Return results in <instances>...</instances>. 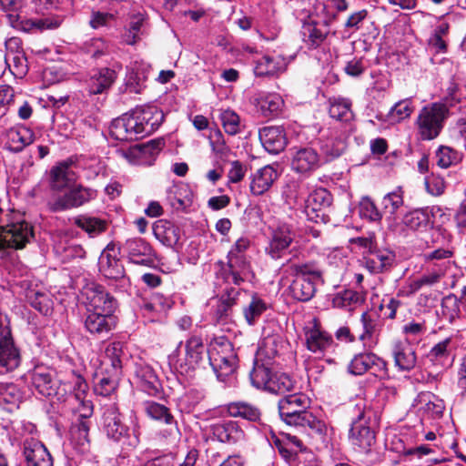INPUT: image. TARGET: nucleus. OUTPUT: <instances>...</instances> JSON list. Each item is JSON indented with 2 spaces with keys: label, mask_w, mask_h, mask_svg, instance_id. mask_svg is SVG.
I'll use <instances>...</instances> for the list:
<instances>
[{
  "label": "nucleus",
  "mask_w": 466,
  "mask_h": 466,
  "mask_svg": "<svg viewBox=\"0 0 466 466\" xmlns=\"http://www.w3.org/2000/svg\"><path fill=\"white\" fill-rule=\"evenodd\" d=\"M31 306L43 315L49 314L51 310L50 299L47 295L40 292H34L28 295Z\"/></svg>",
  "instance_id": "obj_63"
},
{
  "label": "nucleus",
  "mask_w": 466,
  "mask_h": 466,
  "mask_svg": "<svg viewBox=\"0 0 466 466\" xmlns=\"http://www.w3.org/2000/svg\"><path fill=\"white\" fill-rule=\"evenodd\" d=\"M21 358L15 347L10 329L0 320V374L14 370L20 365Z\"/></svg>",
  "instance_id": "obj_14"
},
{
  "label": "nucleus",
  "mask_w": 466,
  "mask_h": 466,
  "mask_svg": "<svg viewBox=\"0 0 466 466\" xmlns=\"http://www.w3.org/2000/svg\"><path fill=\"white\" fill-rule=\"evenodd\" d=\"M22 453L27 466L53 462L52 457L45 445L34 438L24 441Z\"/></svg>",
  "instance_id": "obj_26"
},
{
  "label": "nucleus",
  "mask_w": 466,
  "mask_h": 466,
  "mask_svg": "<svg viewBox=\"0 0 466 466\" xmlns=\"http://www.w3.org/2000/svg\"><path fill=\"white\" fill-rule=\"evenodd\" d=\"M403 191L400 189V187L386 194L383 197L381 200L382 209L385 212V214L390 215L387 218L388 225L390 224V218L392 219V218H396V212L400 207L403 206Z\"/></svg>",
  "instance_id": "obj_47"
},
{
  "label": "nucleus",
  "mask_w": 466,
  "mask_h": 466,
  "mask_svg": "<svg viewBox=\"0 0 466 466\" xmlns=\"http://www.w3.org/2000/svg\"><path fill=\"white\" fill-rule=\"evenodd\" d=\"M144 137L155 132L164 120V113L157 106L147 105L137 106L132 111Z\"/></svg>",
  "instance_id": "obj_17"
},
{
  "label": "nucleus",
  "mask_w": 466,
  "mask_h": 466,
  "mask_svg": "<svg viewBox=\"0 0 466 466\" xmlns=\"http://www.w3.org/2000/svg\"><path fill=\"white\" fill-rule=\"evenodd\" d=\"M370 422L368 412L359 407V413L351 422L349 440L360 452H369L376 441L375 431Z\"/></svg>",
  "instance_id": "obj_8"
},
{
  "label": "nucleus",
  "mask_w": 466,
  "mask_h": 466,
  "mask_svg": "<svg viewBox=\"0 0 466 466\" xmlns=\"http://www.w3.org/2000/svg\"><path fill=\"white\" fill-rule=\"evenodd\" d=\"M82 49L91 57L97 59L108 55L110 46L102 38H92L83 44Z\"/></svg>",
  "instance_id": "obj_55"
},
{
  "label": "nucleus",
  "mask_w": 466,
  "mask_h": 466,
  "mask_svg": "<svg viewBox=\"0 0 466 466\" xmlns=\"http://www.w3.org/2000/svg\"><path fill=\"white\" fill-rule=\"evenodd\" d=\"M90 420L75 421L71 426V438L76 448L82 453L87 452L90 447Z\"/></svg>",
  "instance_id": "obj_40"
},
{
  "label": "nucleus",
  "mask_w": 466,
  "mask_h": 466,
  "mask_svg": "<svg viewBox=\"0 0 466 466\" xmlns=\"http://www.w3.org/2000/svg\"><path fill=\"white\" fill-rule=\"evenodd\" d=\"M306 349L317 358H321L333 346L332 336L322 329L316 321L313 326L304 329Z\"/></svg>",
  "instance_id": "obj_15"
},
{
  "label": "nucleus",
  "mask_w": 466,
  "mask_h": 466,
  "mask_svg": "<svg viewBox=\"0 0 466 466\" xmlns=\"http://www.w3.org/2000/svg\"><path fill=\"white\" fill-rule=\"evenodd\" d=\"M123 248L131 263L142 266H151L154 263V250L143 238H129L123 245Z\"/></svg>",
  "instance_id": "obj_19"
},
{
  "label": "nucleus",
  "mask_w": 466,
  "mask_h": 466,
  "mask_svg": "<svg viewBox=\"0 0 466 466\" xmlns=\"http://www.w3.org/2000/svg\"><path fill=\"white\" fill-rule=\"evenodd\" d=\"M35 139V134L30 128L20 126L16 128H10L6 132L5 147L13 153H19L25 147L31 145Z\"/></svg>",
  "instance_id": "obj_28"
},
{
  "label": "nucleus",
  "mask_w": 466,
  "mask_h": 466,
  "mask_svg": "<svg viewBox=\"0 0 466 466\" xmlns=\"http://www.w3.org/2000/svg\"><path fill=\"white\" fill-rule=\"evenodd\" d=\"M137 125L132 113L130 115H124L112 121L109 129L110 135L113 138L119 141L137 140L144 137Z\"/></svg>",
  "instance_id": "obj_20"
},
{
  "label": "nucleus",
  "mask_w": 466,
  "mask_h": 466,
  "mask_svg": "<svg viewBox=\"0 0 466 466\" xmlns=\"http://www.w3.org/2000/svg\"><path fill=\"white\" fill-rule=\"evenodd\" d=\"M255 105L264 116H274L282 111L284 100L276 93H259Z\"/></svg>",
  "instance_id": "obj_31"
},
{
  "label": "nucleus",
  "mask_w": 466,
  "mask_h": 466,
  "mask_svg": "<svg viewBox=\"0 0 466 466\" xmlns=\"http://www.w3.org/2000/svg\"><path fill=\"white\" fill-rule=\"evenodd\" d=\"M86 310L103 314H114L118 303L104 286L97 283H88L82 290Z\"/></svg>",
  "instance_id": "obj_7"
},
{
  "label": "nucleus",
  "mask_w": 466,
  "mask_h": 466,
  "mask_svg": "<svg viewBox=\"0 0 466 466\" xmlns=\"http://www.w3.org/2000/svg\"><path fill=\"white\" fill-rule=\"evenodd\" d=\"M68 390L70 393L66 401L72 406L74 411L78 413L76 421L89 420L93 415V403L87 399L88 385L86 381L81 376H77Z\"/></svg>",
  "instance_id": "obj_11"
},
{
  "label": "nucleus",
  "mask_w": 466,
  "mask_h": 466,
  "mask_svg": "<svg viewBox=\"0 0 466 466\" xmlns=\"http://www.w3.org/2000/svg\"><path fill=\"white\" fill-rule=\"evenodd\" d=\"M297 237L293 225L287 222H280L272 228L268 246L266 248L267 254L273 259L282 258Z\"/></svg>",
  "instance_id": "obj_12"
},
{
  "label": "nucleus",
  "mask_w": 466,
  "mask_h": 466,
  "mask_svg": "<svg viewBox=\"0 0 466 466\" xmlns=\"http://www.w3.org/2000/svg\"><path fill=\"white\" fill-rule=\"evenodd\" d=\"M309 405L310 400L304 393L288 394L279 400V413L286 424L309 427L311 431L322 436L326 432V425L309 410Z\"/></svg>",
  "instance_id": "obj_2"
},
{
  "label": "nucleus",
  "mask_w": 466,
  "mask_h": 466,
  "mask_svg": "<svg viewBox=\"0 0 466 466\" xmlns=\"http://www.w3.org/2000/svg\"><path fill=\"white\" fill-rule=\"evenodd\" d=\"M278 177V173L271 166H265L257 170L250 182V191L255 196L267 192Z\"/></svg>",
  "instance_id": "obj_29"
},
{
  "label": "nucleus",
  "mask_w": 466,
  "mask_h": 466,
  "mask_svg": "<svg viewBox=\"0 0 466 466\" xmlns=\"http://www.w3.org/2000/svg\"><path fill=\"white\" fill-rule=\"evenodd\" d=\"M103 425L106 436L115 441H119L127 432V427L121 422L118 409L115 404L105 408Z\"/></svg>",
  "instance_id": "obj_25"
},
{
  "label": "nucleus",
  "mask_w": 466,
  "mask_h": 466,
  "mask_svg": "<svg viewBox=\"0 0 466 466\" xmlns=\"http://www.w3.org/2000/svg\"><path fill=\"white\" fill-rule=\"evenodd\" d=\"M145 20L142 14L135 15L130 18L122 35L125 44L134 46L141 40V36L144 35Z\"/></svg>",
  "instance_id": "obj_42"
},
{
  "label": "nucleus",
  "mask_w": 466,
  "mask_h": 466,
  "mask_svg": "<svg viewBox=\"0 0 466 466\" xmlns=\"http://www.w3.org/2000/svg\"><path fill=\"white\" fill-rule=\"evenodd\" d=\"M23 398L22 391L14 383H0V407L7 411L18 408Z\"/></svg>",
  "instance_id": "obj_39"
},
{
  "label": "nucleus",
  "mask_w": 466,
  "mask_h": 466,
  "mask_svg": "<svg viewBox=\"0 0 466 466\" xmlns=\"http://www.w3.org/2000/svg\"><path fill=\"white\" fill-rule=\"evenodd\" d=\"M259 140L264 148L270 154L277 155L287 146V137L281 126H268L259 129Z\"/></svg>",
  "instance_id": "obj_22"
},
{
  "label": "nucleus",
  "mask_w": 466,
  "mask_h": 466,
  "mask_svg": "<svg viewBox=\"0 0 466 466\" xmlns=\"http://www.w3.org/2000/svg\"><path fill=\"white\" fill-rule=\"evenodd\" d=\"M285 66V59L280 56H263L255 61L254 73L257 76H274Z\"/></svg>",
  "instance_id": "obj_33"
},
{
  "label": "nucleus",
  "mask_w": 466,
  "mask_h": 466,
  "mask_svg": "<svg viewBox=\"0 0 466 466\" xmlns=\"http://www.w3.org/2000/svg\"><path fill=\"white\" fill-rule=\"evenodd\" d=\"M220 120L225 132L235 136L241 131L239 116L232 110H225L220 115Z\"/></svg>",
  "instance_id": "obj_58"
},
{
  "label": "nucleus",
  "mask_w": 466,
  "mask_h": 466,
  "mask_svg": "<svg viewBox=\"0 0 466 466\" xmlns=\"http://www.w3.org/2000/svg\"><path fill=\"white\" fill-rule=\"evenodd\" d=\"M267 309V304L258 297H252L249 304L244 308L243 313L247 322L254 325L262 313Z\"/></svg>",
  "instance_id": "obj_57"
},
{
  "label": "nucleus",
  "mask_w": 466,
  "mask_h": 466,
  "mask_svg": "<svg viewBox=\"0 0 466 466\" xmlns=\"http://www.w3.org/2000/svg\"><path fill=\"white\" fill-rule=\"evenodd\" d=\"M237 355L231 342L225 339L214 341L208 350V364L212 367L217 378L225 381L237 368Z\"/></svg>",
  "instance_id": "obj_5"
},
{
  "label": "nucleus",
  "mask_w": 466,
  "mask_h": 466,
  "mask_svg": "<svg viewBox=\"0 0 466 466\" xmlns=\"http://www.w3.org/2000/svg\"><path fill=\"white\" fill-rule=\"evenodd\" d=\"M117 324L115 314H103L86 310L84 327L91 335L106 337Z\"/></svg>",
  "instance_id": "obj_18"
},
{
  "label": "nucleus",
  "mask_w": 466,
  "mask_h": 466,
  "mask_svg": "<svg viewBox=\"0 0 466 466\" xmlns=\"http://www.w3.org/2000/svg\"><path fill=\"white\" fill-rule=\"evenodd\" d=\"M153 232L155 237L167 247L177 245L180 239V229L167 220L156 221L153 226Z\"/></svg>",
  "instance_id": "obj_30"
},
{
  "label": "nucleus",
  "mask_w": 466,
  "mask_h": 466,
  "mask_svg": "<svg viewBox=\"0 0 466 466\" xmlns=\"http://www.w3.org/2000/svg\"><path fill=\"white\" fill-rule=\"evenodd\" d=\"M96 197V190L78 185L69 188L64 195L50 199L47 208L51 212H61L80 207Z\"/></svg>",
  "instance_id": "obj_10"
},
{
  "label": "nucleus",
  "mask_w": 466,
  "mask_h": 466,
  "mask_svg": "<svg viewBox=\"0 0 466 466\" xmlns=\"http://www.w3.org/2000/svg\"><path fill=\"white\" fill-rule=\"evenodd\" d=\"M441 275L442 273L441 272H431L421 276L420 279H415L410 284L408 294H414L423 286H431L439 282Z\"/></svg>",
  "instance_id": "obj_62"
},
{
  "label": "nucleus",
  "mask_w": 466,
  "mask_h": 466,
  "mask_svg": "<svg viewBox=\"0 0 466 466\" xmlns=\"http://www.w3.org/2000/svg\"><path fill=\"white\" fill-rule=\"evenodd\" d=\"M412 101L410 98L397 102L386 116V120L390 124L400 123L410 116L413 112Z\"/></svg>",
  "instance_id": "obj_46"
},
{
  "label": "nucleus",
  "mask_w": 466,
  "mask_h": 466,
  "mask_svg": "<svg viewBox=\"0 0 466 466\" xmlns=\"http://www.w3.org/2000/svg\"><path fill=\"white\" fill-rule=\"evenodd\" d=\"M74 224L84 230L90 238L99 236L106 232L108 228V221L106 219L89 215L76 217Z\"/></svg>",
  "instance_id": "obj_37"
},
{
  "label": "nucleus",
  "mask_w": 466,
  "mask_h": 466,
  "mask_svg": "<svg viewBox=\"0 0 466 466\" xmlns=\"http://www.w3.org/2000/svg\"><path fill=\"white\" fill-rule=\"evenodd\" d=\"M394 365L399 371L410 372L417 364L415 350L407 340H397L392 347Z\"/></svg>",
  "instance_id": "obj_24"
},
{
  "label": "nucleus",
  "mask_w": 466,
  "mask_h": 466,
  "mask_svg": "<svg viewBox=\"0 0 466 466\" xmlns=\"http://www.w3.org/2000/svg\"><path fill=\"white\" fill-rule=\"evenodd\" d=\"M290 156L291 168L299 174L309 176L322 165L320 155L311 147H293Z\"/></svg>",
  "instance_id": "obj_13"
},
{
  "label": "nucleus",
  "mask_w": 466,
  "mask_h": 466,
  "mask_svg": "<svg viewBox=\"0 0 466 466\" xmlns=\"http://www.w3.org/2000/svg\"><path fill=\"white\" fill-rule=\"evenodd\" d=\"M437 165L442 168L457 165L462 160V154L448 146H441L436 151Z\"/></svg>",
  "instance_id": "obj_49"
},
{
  "label": "nucleus",
  "mask_w": 466,
  "mask_h": 466,
  "mask_svg": "<svg viewBox=\"0 0 466 466\" xmlns=\"http://www.w3.org/2000/svg\"><path fill=\"white\" fill-rule=\"evenodd\" d=\"M329 32V26H326L324 21L322 25L310 22L304 24L302 27L304 42L313 48L319 46L324 42Z\"/></svg>",
  "instance_id": "obj_38"
},
{
  "label": "nucleus",
  "mask_w": 466,
  "mask_h": 466,
  "mask_svg": "<svg viewBox=\"0 0 466 466\" xmlns=\"http://www.w3.org/2000/svg\"><path fill=\"white\" fill-rule=\"evenodd\" d=\"M451 339L446 338L434 345L427 356L428 359L432 362H437L442 366L445 365L451 355Z\"/></svg>",
  "instance_id": "obj_53"
},
{
  "label": "nucleus",
  "mask_w": 466,
  "mask_h": 466,
  "mask_svg": "<svg viewBox=\"0 0 466 466\" xmlns=\"http://www.w3.org/2000/svg\"><path fill=\"white\" fill-rule=\"evenodd\" d=\"M332 201L333 198L329 191L323 187L317 188L305 200L304 211L309 219L317 221L319 212L329 208Z\"/></svg>",
  "instance_id": "obj_27"
},
{
  "label": "nucleus",
  "mask_w": 466,
  "mask_h": 466,
  "mask_svg": "<svg viewBox=\"0 0 466 466\" xmlns=\"http://www.w3.org/2000/svg\"><path fill=\"white\" fill-rule=\"evenodd\" d=\"M294 388L291 378L283 372H274L268 391L275 394L287 395Z\"/></svg>",
  "instance_id": "obj_50"
},
{
  "label": "nucleus",
  "mask_w": 466,
  "mask_h": 466,
  "mask_svg": "<svg viewBox=\"0 0 466 466\" xmlns=\"http://www.w3.org/2000/svg\"><path fill=\"white\" fill-rule=\"evenodd\" d=\"M329 113L332 118L340 121H348L352 117L350 103L346 99H335L330 102Z\"/></svg>",
  "instance_id": "obj_56"
},
{
  "label": "nucleus",
  "mask_w": 466,
  "mask_h": 466,
  "mask_svg": "<svg viewBox=\"0 0 466 466\" xmlns=\"http://www.w3.org/2000/svg\"><path fill=\"white\" fill-rule=\"evenodd\" d=\"M359 214L361 218L370 221H380L382 218L381 212L369 197H364L360 201Z\"/></svg>",
  "instance_id": "obj_59"
},
{
  "label": "nucleus",
  "mask_w": 466,
  "mask_h": 466,
  "mask_svg": "<svg viewBox=\"0 0 466 466\" xmlns=\"http://www.w3.org/2000/svg\"><path fill=\"white\" fill-rule=\"evenodd\" d=\"M64 18L62 16H48L39 19H30L25 22V30L36 29L39 31L58 28Z\"/></svg>",
  "instance_id": "obj_54"
},
{
  "label": "nucleus",
  "mask_w": 466,
  "mask_h": 466,
  "mask_svg": "<svg viewBox=\"0 0 466 466\" xmlns=\"http://www.w3.org/2000/svg\"><path fill=\"white\" fill-rule=\"evenodd\" d=\"M34 238L33 227L24 219L9 218L0 226V250L22 249Z\"/></svg>",
  "instance_id": "obj_6"
},
{
  "label": "nucleus",
  "mask_w": 466,
  "mask_h": 466,
  "mask_svg": "<svg viewBox=\"0 0 466 466\" xmlns=\"http://www.w3.org/2000/svg\"><path fill=\"white\" fill-rule=\"evenodd\" d=\"M116 74L115 70L104 67L94 73L87 84L91 95L103 94L107 91L115 82Z\"/></svg>",
  "instance_id": "obj_32"
},
{
  "label": "nucleus",
  "mask_w": 466,
  "mask_h": 466,
  "mask_svg": "<svg viewBox=\"0 0 466 466\" xmlns=\"http://www.w3.org/2000/svg\"><path fill=\"white\" fill-rule=\"evenodd\" d=\"M288 269L294 277L289 286L292 298L302 302L310 300L316 293L317 282H323V269L317 261L291 263Z\"/></svg>",
  "instance_id": "obj_3"
},
{
  "label": "nucleus",
  "mask_w": 466,
  "mask_h": 466,
  "mask_svg": "<svg viewBox=\"0 0 466 466\" xmlns=\"http://www.w3.org/2000/svg\"><path fill=\"white\" fill-rule=\"evenodd\" d=\"M364 301L363 296L351 289L338 292L332 299L334 308L344 309L352 311Z\"/></svg>",
  "instance_id": "obj_44"
},
{
  "label": "nucleus",
  "mask_w": 466,
  "mask_h": 466,
  "mask_svg": "<svg viewBox=\"0 0 466 466\" xmlns=\"http://www.w3.org/2000/svg\"><path fill=\"white\" fill-rule=\"evenodd\" d=\"M282 343L278 335H268L265 337L259 344V351L268 358H274L279 353V347Z\"/></svg>",
  "instance_id": "obj_61"
},
{
  "label": "nucleus",
  "mask_w": 466,
  "mask_h": 466,
  "mask_svg": "<svg viewBox=\"0 0 466 466\" xmlns=\"http://www.w3.org/2000/svg\"><path fill=\"white\" fill-rule=\"evenodd\" d=\"M212 431L214 436L221 442H236L243 435L237 422L232 420L213 425Z\"/></svg>",
  "instance_id": "obj_41"
},
{
  "label": "nucleus",
  "mask_w": 466,
  "mask_h": 466,
  "mask_svg": "<svg viewBox=\"0 0 466 466\" xmlns=\"http://www.w3.org/2000/svg\"><path fill=\"white\" fill-rule=\"evenodd\" d=\"M122 354L123 345L121 342H112L106 348L105 358L109 361L116 373H117L121 369Z\"/></svg>",
  "instance_id": "obj_60"
},
{
  "label": "nucleus",
  "mask_w": 466,
  "mask_h": 466,
  "mask_svg": "<svg viewBox=\"0 0 466 466\" xmlns=\"http://www.w3.org/2000/svg\"><path fill=\"white\" fill-rule=\"evenodd\" d=\"M32 385L45 397L63 396L61 391H66L69 384L63 383L57 386L58 381L55 380L52 374L42 370H35L32 374Z\"/></svg>",
  "instance_id": "obj_21"
},
{
  "label": "nucleus",
  "mask_w": 466,
  "mask_h": 466,
  "mask_svg": "<svg viewBox=\"0 0 466 466\" xmlns=\"http://www.w3.org/2000/svg\"><path fill=\"white\" fill-rule=\"evenodd\" d=\"M51 187L55 190H63L69 187L76 180V174L71 169V163L62 162L54 167L50 172Z\"/></svg>",
  "instance_id": "obj_34"
},
{
  "label": "nucleus",
  "mask_w": 466,
  "mask_h": 466,
  "mask_svg": "<svg viewBox=\"0 0 466 466\" xmlns=\"http://www.w3.org/2000/svg\"><path fill=\"white\" fill-rule=\"evenodd\" d=\"M360 321L362 324L363 331L359 335V339L363 342L364 346H366L371 339V337L374 333L375 323L367 312L362 313Z\"/></svg>",
  "instance_id": "obj_64"
},
{
  "label": "nucleus",
  "mask_w": 466,
  "mask_h": 466,
  "mask_svg": "<svg viewBox=\"0 0 466 466\" xmlns=\"http://www.w3.org/2000/svg\"><path fill=\"white\" fill-rule=\"evenodd\" d=\"M432 220L428 208H416L407 212L401 220L392 218L389 228L400 235H406L407 231L423 232L432 227Z\"/></svg>",
  "instance_id": "obj_9"
},
{
  "label": "nucleus",
  "mask_w": 466,
  "mask_h": 466,
  "mask_svg": "<svg viewBox=\"0 0 466 466\" xmlns=\"http://www.w3.org/2000/svg\"><path fill=\"white\" fill-rule=\"evenodd\" d=\"M146 412L153 420L163 421L169 426L164 434L165 438H169L173 441L179 439L180 431L177 427V420L171 414L169 409L163 404L151 401L146 404Z\"/></svg>",
  "instance_id": "obj_23"
},
{
  "label": "nucleus",
  "mask_w": 466,
  "mask_h": 466,
  "mask_svg": "<svg viewBox=\"0 0 466 466\" xmlns=\"http://www.w3.org/2000/svg\"><path fill=\"white\" fill-rule=\"evenodd\" d=\"M250 247L248 238H238L229 249L227 261L219 260L216 263V278L225 283L241 285L250 281L254 273L246 252Z\"/></svg>",
  "instance_id": "obj_1"
},
{
  "label": "nucleus",
  "mask_w": 466,
  "mask_h": 466,
  "mask_svg": "<svg viewBox=\"0 0 466 466\" xmlns=\"http://www.w3.org/2000/svg\"><path fill=\"white\" fill-rule=\"evenodd\" d=\"M99 270L106 279L119 280L126 276L121 261L107 251L102 252L99 258Z\"/></svg>",
  "instance_id": "obj_36"
},
{
  "label": "nucleus",
  "mask_w": 466,
  "mask_h": 466,
  "mask_svg": "<svg viewBox=\"0 0 466 466\" xmlns=\"http://www.w3.org/2000/svg\"><path fill=\"white\" fill-rule=\"evenodd\" d=\"M448 116L449 108L445 104L435 102L423 106L415 123L420 138L429 141L438 137Z\"/></svg>",
  "instance_id": "obj_4"
},
{
  "label": "nucleus",
  "mask_w": 466,
  "mask_h": 466,
  "mask_svg": "<svg viewBox=\"0 0 466 466\" xmlns=\"http://www.w3.org/2000/svg\"><path fill=\"white\" fill-rule=\"evenodd\" d=\"M192 192L187 185L180 183L171 186L167 191V199L175 209H185L192 204Z\"/></svg>",
  "instance_id": "obj_35"
},
{
  "label": "nucleus",
  "mask_w": 466,
  "mask_h": 466,
  "mask_svg": "<svg viewBox=\"0 0 466 466\" xmlns=\"http://www.w3.org/2000/svg\"><path fill=\"white\" fill-rule=\"evenodd\" d=\"M273 374L274 373L270 370V369L266 367L264 364L256 363L255 367L250 372V380L253 386H255L257 389H264L268 390Z\"/></svg>",
  "instance_id": "obj_51"
},
{
  "label": "nucleus",
  "mask_w": 466,
  "mask_h": 466,
  "mask_svg": "<svg viewBox=\"0 0 466 466\" xmlns=\"http://www.w3.org/2000/svg\"><path fill=\"white\" fill-rule=\"evenodd\" d=\"M208 359V350L201 338L192 336L185 342V358L180 363L182 371L189 372L200 368Z\"/></svg>",
  "instance_id": "obj_16"
},
{
  "label": "nucleus",
  "mask_w": 466,
  "mask_h": 466,
  "mask_svg": "<svg viewBox=\"0 0 466 466\" xmlns=\"http://www.w3.org/2000/svg\"><path fill=\"white\" fill-rule=\"evenodd\" d=\"M322 12L324 13V22L326 26L337 19V12H344L348 9L349 5L346 0H326L325 3L320 5Z\"/></svg>",
  "instance_id": "obj_52"
},
{
  "label": "nucleus",
  "mask_w": 466,
  "mask_h": 466,
  "mask_svg": "<svg viewBox=\"0 0 466 466\" xmlns=\"http://www.w3.org/2000/svg\"><path fill=\"white\" fill-rule=\"evenodd\" d=\"M227 410L231 417H239L249 421L258 420L261 415L258 407L243 401L229 403Z\"/></svg>",
  "instance_id": "obj_45"
},
{
  "label": "nucleus",
  "mask_w": 466,
  "mask_h": 466,
  "mask_svg": "<svg viewBox=\"0 0 466 466\" xmlns=\"http://www.w3.org/2000/svg\"><path fill=\"white\" fill-rule=\"evenodd\" d=\"M374 355V353L368 351L354 355L348 366L349 372L357 376H360L368 372L370 368V364H372L371 361Z\"/></svg>",
  "instance_id": "obj_48"
},
{
  "label": "nucleus",
  "mask_w": 466,
  "mask_h": 466,
  "mask_svg": "<svg viewBox=\"0 0 466 466\" xmlns=\"http://www.w3.org/2000/svg\"><path fill=\"white\" fill-rule=\"evenodd\" d=\"M136 375L143 391L148 395H156L158 392L159 381L151 367L147 365L138 367Z\"/></svg>",
  "instance_id": "obj_43"
}]
</instances>
